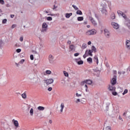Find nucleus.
Segmentation results:
<instances>
[{"label":"nucleus","mask_w":130,"mask_h":130,"mask_svg":"<svg viewBox=\"0 0 130 130\" xmlns=\"http://www.w3.org/2000/svg\"><path fill=\"white\" fill-rule=\"evenodd\" d=\"M109 105H110V103L107 102L105 105V111L107 114H108L109 116H113V115H115V114H117L118 113V109H114L113 108L112 109L109 110Z\"/></svg>","instance_id":"obj_1"},{"label":"nucleus","mask_w":130,"mask_h":130,"mask_svg":"<svg viewBox=\"0 0 130 130\" xmlns=\"http://www.w3.org/2000/svg\"><path fill=\"white\" fill-rule=\"evenodd\" d=\"M86 34L88 36L90 35H95L96 34V30L93 29L91 30H88L86 32Z\"/></svg>","instance_id":"obj_2"},{"label":"nucleus","mask_w":130,"mask_h":130,"mask_svg":"<svg viewBox=\"0 0 130 130\" xmlns=\"http://www.w3.org/2000/svg\"><path fill=\"white\" fill-rule=\"evenodd\" d=\"M89 21H90L91 23L93 25V26H97V22H96V20L92 17V16L89 17Z\"/></svg>","instance_id":"obj_3"},{"label":"nucleus","mask_w":130,"mask_h":130,"mask_svg":"<svg viewBox=\"0 0 130 130\" xmlns=\"http://www.w3.org/2000/svg\"><path fill=\"white\" fill-rule=\"evenodd\" d=\"M44 82H45L46 85H50V84H52L53 83L54 80L53 79H49L47 80H44Z\"/></svg>","instance_id":"obj_4"},{"label":"nucleus","mask_w":130,"mask_h":130,"mask_svg":"<svg viewBox=\"0 0 130 130\" xmlns=\"http://www.w3.org/2000/svg\"><path fill=\"white\" fill-rule=\"evenodd\" d=\"M100 11H101L102 14H105L106 15V12H107L106 10V5H103L102 8H100Z\"/></svg>","instance_id":"obj_5"},{"label":"nucleus","mask_w":130,"mask_h":130,"mask_svg":"<svg viewBox=\"0 0 130 130\" xmlns=\"http://www.w3.org/2000/svg\"><path fill=\"white\" fill-rule=\"evenodd\" d=\"M124 25L128 27V29H130V19L128 18L126 19L124 21Z\"/></svg>","instance_id":"obj_6"},{"label":"nucleus","mask_w":130,"mask_h":130,"mask_svg":"<svg viewBox=\"0 0 130 130\" xmlns=\"http://www.w3.org/2000/svg\"><path fill=\"white\" fill-rule=\"evenodd\" d=\"M111 85H115L116 84V75H114V78L111 80Z\"/></svg>","instance_id":"obj_7"},{"label":"nucleus","mask_w":130,"mask_h":130,"mask_svg":"<svg viewBox=\"0 0 130 130\" xmlns=\"http://www.w3.org/2000/svg\"><path fill=\"white\" fill-rule=\"evenodd\" d=\"M104 34L107 38H109V36H110V32L108 31L107 29H105L104 31Z\"/></svg>","instance_id":"obj_8"},{"label":"nucleus","mask_w":130,"mask_h":130,"mask_svg":"<svg viewBox=\"0 0 130 130\" xmlns=\"http://www.w3.org/2000/svg\"><path fill=\"white\" fill-rule=\"evenodd\" d=\"M111 25L112 26H113V28H114V29H118V28H119V25H118V24L113 22L111 23Z\"/></svg>","instance_id":"obj_9"},{"label":"nucleus","mask_w":130,"mask_h":130,"mask_svg":"<svg viewBox=\"0 0 130 130\" xmlns=\"http://www.w3.org/2000/svg\"><path fill=\"white\" fill-rule=\"evenodd\" d=\"M76 61L79 65L83 64V63H84V61H83V60H81V58L76 59Z\"/></svg>","instance_id":"obj_10"},{"label":"nucleus","mask_w":130,"mask_h":130,"mask_svg":"<svg viewBox=\"0 0 130 130\" xmlns=\"http://www.w3.org/2000/svg\"><path fill=\"white\" fill-rule=\"evenodd\" d=\"M12 121L14 123L15 126H16V129H17V127L19 126V122L15 119H13Z\"/></svg>","instance_id":"obj_11"},{"label":"nucleus","mask_w":130,"mask_h":130,"mask_svg":"<svg viewBox=\"0 0 130 130\" xmlns=\"http://www.w3.org/2000/svg\"><path fill=\"white\" fill-rule=\"evenodd\" d=\"M109 89L110 91H115L116 88L114 87V85L111 84V85H109Z\"/></svg>","instance_id":"obj_12"},{"label":"nucleus","mask_w":130,"mask_h":130,"mask_svg":"<svg viewBox=\"0 0 130 130\" xmlns=\"http://www.w3.org/2000/svg\"><path fill=\"white\" fill-rule=\"evenodd\" d=\"M126 44V47L127 48V49H130V41L127 40L125 43Z\"/></svg>","instance_id":"obj_13"},{"label":"nucleus","mask_w":130,"mask_h":130,"mask_svg":"<svg viewBox=\"0 0 130 130\" xmlns=\"http://www.w3.org/2000/svg\"><path fill=\"white\" fill-rule=\"evenodd\" d=\"M69 49H70V51H75V48L74 45H71L69 47Z\"/></svg>","instance_id":"obj_14"},{"label":"nucleus","mask_w":130,"mask_h":130,"mask_svg":"<svg viewBox=\"0 0 130 130\" xmlns=\"http://www.w3.org/2000/svg\"><path fill=\"white\" fill-rule=\"evenodd\" d=\"M38 110H39V111H43L44 109H45V108L44 107L42 106H39L37 108Z\"/></svg>","instance_id":"obj_15"},{"label":"nucleus","mask_w":130,"mask_h":130,"mask_svg":"<svg viewBox=\"0 0 130 130\" xmlns=\"http://www.w3.org/2000/svg\"><path fill=\"white\" fill-rule=\"evenodd\" d=\"M91 51H92V52L95 53L97 52V49H96V47H95L94 46H92Z\"/></svg>","instance_id":"obj_16"},{"label":"nucleus","mask_w":130,"mask_h":130,"mask_svg":"<svg viewBox=\"0 0 130 130\" xmlns=\"http://www.w3.org/2000/svg\"><path fill=\"white\" fill-rule=\"evenodd\" d=\"M92 80H86L85 83L87 84L88 85H91L92 84Z\"/></svg>","instance_id":"obj_17"},{"label":"nucleus","mask_w":130,"mask_h":130,"mask_svg":"<svg viewBox=\"0 0 130 130\" xmlns=\"http://www.w3.org/2000/svg\"><path fill=\"white\" fill-rule=\"evenodd\" d=\"M71 16H73V13H70L66 14V18H67V19H69V18H70Z\"/></svg>","instance_id":"obj_18"},{"label":"nucleus","mask_w":130,"mask_h":130,"mask_svg":"<svg viewBox=\"0 0 130 130\" xmlns=\"http://www.w3.org/2000/svg\"><path fill=\"white\" fill-rule=\"evenodd\" d=\"M94 61H96V64L99 63V60L98 59V57L97 56H94Z\"/></svg>","instance_id":"obj_19"},{"label":"nucleus","mask_w":130,"mask_h":130,"mask_svg":"<svg viewBox=\"0 0 130 130\" xmlns=\"http://www.w3.org/2000/svg\"><path fill=\"white\" fill-rule=\"evenodd\" d=\"M87 61L88 63H92V62H93V59H92L91 57H89L87 59Z\"/></svg>","instance_id":"obj_20"},{"label":"nucleus","mask_w":130,"mask_h":130,"mask_svg":"<svg viewBox=\"0 0 130 130\" xmlns=\"http://www.w3.org/2000/svg\"><path fill=\"white\" fill-rule=\"evenodd\" d=\"M28 78L29 79V80H33V79H34V75L29 74L28 76Z\"/></svg>","instance_id":"obj_21"},{"label":"nucleus","mask_w":130,"mask_h":130,"mask_svg":"<svg viewBox=\"0 0 130 130\" xmlns=\"http://www.w3.org/2000/svg\"><path fill=\"white\" fill-rule=\"evenodd\" d=\"M86 102H87V100H86V99L83 98L81 100H80V102L82 104H84V103H86Z\"/></svg>","instance_id":"obj_22"},{"label":"nucleus","mask_w":130,"mask_h":130,"mask_svg":"<svg viewBox=\"0 0 130 130\" xmlns=\"http://www.w3.org/2000/svg\"><path fill=\"white\" fill-rule=\"evenodd\" d=\"M93 51H92L91 50H89L87 52L88 55H90V56H93V54L92 53Z\"/></svg>","instance_id":"obj_23"},{"label":"nucleus","mask_w":130,"mask_h":130,"mask_svg":"<svg viewBox=\"0 0 130 130\" xmlns=\"http://www.w3.org/2000/svg\"><path fill=\"white\" fill-rule=\"evenodd\" d=\"M60 107H61L60 112H62V111H63V108H64V105L63 104V103H62L61 104Z\"/></svg>","instance_id":"obj_24"},{"label":"nucleus","mask_w":130,"mask_h":130,"mask_svg":"<svg viewBox=\"0 0 130 130\" xmlns=\"http://www.w3.org/2000/svg\"><path fill=\"white\" fill-rule=\"evenodd\" d=\"M47 27H48V25H47V24H46V23H44L42 24V28H45L46 29H47Z\"/></svg>","instance_id":"obj_25"},{"label":"nucleus","mask_w":130,"mask_h":130,"mask_svg":"<svg viewBox=\"0 0 130 130\" xmlns=\"http://www.w3.org/2000/svg\"><path fill=\"white\" fill-rule=\"evenodd\" d=\"M87 56H88V50H86L85 51V54L83 55V57H84V58H86V57H87Z\"/></svg>","instance_id":"obj_26"},{"label":"nucleus","mask_w":130,"mask_h":130,"mask_svg":"<svg viewBox=\"0 0 130 130\" xmlns=\"http://www.w3.org/2000/svg\"><path fill=\"white\" fill-rule=\"evenodd\" d=\"M21 97H22L23 99H26V98H27V95L26 94V93H22L21 94Z\"/></svg>","instance_id":"obj_27"},{"label":"nucleus","mask_w":130,"mask_h":130,"mask_svg":"<svg viewBox=\"0 0 130 130\" xmlns=\"http://www.w3.org/2000/svg\"><path fill=\"white\" fill-rule=\"evenodd\" d=\"M76 14L77 15H83V12L81 10H77Z\"/></svg>","instance_id":"obj_28"},{"label":"nucleus","mask_w":130,"mask_h":130,"mask_svg":"<svg viewBox=\"0 0 130 130\" xmlns=\"http://www.w3.org/2000/svg\"><path fill=\"white\" fill-rule=\"evenodd\" d=\"M53 59H54V58L49 59V61L50 63H53V62H54V60Z\"/></svg>","instance_id":"obj_29"},{"label":"nucleus","mask_w":130,"mask_h":130,"mask_svg":"<svg viewBox=\"0 0 130 130\" xmlns=\"http://www.w3.org/2000/svg\"><path fill=\"white\" fill-rule=\"evenodd\" d=\"M29 113L31 116H33V114L34 113V110H33V108H31L30 110Z\"/></svg>","instance_id":"obj_30"},{"label":"nucleus","mask_w":130,"mask_h":130,"mask_svg":"<svg viewBox=\"0 0 130 130\" xmlns=\"http://www.w3.org/2000/svg\"><path fill=\"white\" fill-rule=\"evenodd\" d=\"M83 20H84V17H78L77 18V21H83Z\"/></svg>","instance_id":"obj_31"},{"label":"nucleus","mask_w":130,"mask_h":130,"mask_svg":"<svg viewBox=\"0 0 130 130\" xmlns=\"http://www.w3.org/2000/svg\"><path fill=\"white\" fill-rule=\"evenodd\" d=\"M85 48H87V44H86L85 43H84L82 44V49H85Z\"/></svg>","instance_id":"obj_32"},{"label":"nucleus","mask_w":130,"mask_h":130,"mask_svg":"<svg viewBox=\"0 0 130 130\" xmlns=\"http://www.w3.org/2000/svg\"><path fill=\"white\" fill-rule=\"evenodd\" d=\"M111 18L112 20H114V19H115V14H114V13H112L111 14Z\"/></svg>","instance_id":"obj_33"},{"label":"nucleus","mask_w":130,"mask_h":130,"mask_svg":"<svg viewBox=\"0 0 130 130\" xmlns=\"http://www.w3.org/2000/svg\"><path fill=\"white\" fill-rule=\"evenodd\" d=\"M35 83L36 84H38V83H41V80H40V78H37V81L35 82Z\"/></svg>","instance_id":"obj_34"},{"label":"nucleus","mask_w":130,"mask_h":130,"mask_svg":"<svg viewBox=\"0 0 130 130\" xmlns=\"http://www.w3.org/2000/svg\"><path fill=\"white\" fill-rule=\"evenodd\" d=\"M117 14L119 16H122V14H123V13L120 11H118Z\"/></svg>","instance_id":"obj_35"},{"label":"nucleus","mask_w":130,"mask_h":130,"mask_svg":"<svg viewBox=\"0 0 130 130\" xmlns=\"http://www.w3.org/2000/svg\"><path fill=\"white\" fill-rule=\"evenodd\" d=\"M103 130H111V127L108 126H107L105 129H104V128H103Z\"/></svg>","instance_id":"obj_36"},{"label":"nucleus","mask_w":130,"mask_h":130,"mask_svg":"<svg viewBox=\"0 0 130 130\" xmlns=\"http://www.w3.org/2000/svg\"><path fill=\"white\" fill-rule=\"evenodd\" d=\"M47 30V28H45L42 27V29L41 30V32H46V30Z\"/></svg>","instance_id":"obj_37"},{"label":"nucleus","mask_w":130,"mask_h":130,"mask_svg":"<svg viewBox=\"0 0 130 130\" xmlns=\"http://www.w3.org/2000/svg\"><path fill=\"white\" fill-rule=\"evenodd\" d=\"M73 8H74V10H78L79 8L75 5H72Z\"/></svg>","instance_id":"obj_38"},{"label":"nucleus","mask_w":130,"mask_h":130,"mask_svg":"<svg viewBox=\"0 0 130 130\" xmlns=\"http://www.w3.org/2000/svg\"><path fill=\"white\" fill-rule=\"evenodd\" d=\"M46 74H47V75H50L51 74V71L50 70H47L46 71Z\"/></svg>","instance_id":"obj_39"},{"label":"nucleus","mask_w":130,"mask_h":130,"mask_svg":"<svg viewBox=\"0 0 130 130\" xmlns=\"http://www.w3.org/2000/svg\"><path fill=\"white\" fill-rule=\"evenodd\" d=\"M63 74L65 76V77H69V73L67 72L66 71H63Z\"/></svg>","instance_id":"obj_40"},{"label":"nucleus","mask_w":130,"mask_h":130,"mask_svg":"<svg viewBox=\"0 0 130 130\" xmlns=\"http://www.w3.org/2000/svg\"><path fill=\"white\" fill-rule=\"evenodd\" d=\"M7 21H8V20L7 19H4L2 21V23L6 24V23H7Z\"/></svg>","instance_id":"obj_41"},{"label":"nucleus","mask_w":130,"mask_h":130,"mask_svg":"<svg viewBox=\"0 0 130 130\" xmlns=\"http://www.w3.org/2000/svg\"><path fill=\"white\" fill-rule=\"evenodd\" d=\"M122 16L123 17V18H124L125 20H126V19H127V17H126V15H125V14L123 13V14L122 15Z\"/></svg>","instance_id":"obj_42"},{"label":"nucleus","mask_w":130,"mask_h":130,"mask_svg":"<svg viewBox=\"0 0 130 130\" xmlns=\"http://www.w3.org/2000/svg\"><path fill=\"white\" fill-rule=\"evenodd\" d=\"M128 92V90L127 89H125L124 92H123V95H125Z\"/></svg>","instance_id":"obj_43"},{"label":"nucleus","mask_w":130,"mask_h":130,"mask_svg":"<svg viewBox=\"0 0 130 130\" xmlns=\"http://www.w3.org/2000/svg\"><path fill=\"white\" fill-rule=\"evenodd\" d=\"M61 84H62V85H64V84H66V80H64V79L61 80Z\"/></svg>","instance_id":"obj_44"},{"label":"nucleus","mask_w":130,"mask_h":130,"mask_svg":"<svg viewBox=\"0 0 130 130\" xmlns=\"http://www.w3.org/2000/svg\"><path fill=\"white\" fill-rule=\"evenodd\" d=\"M47 20L48 21H52V17H48L47 18Z\"/></svg>","instance_id":"obj_45"},{"label":"nucleus","mask_w":130,"mask_h":130,"mask_svg":"<svg viewBox=\"0 0 130 130\" xmlns=\"http://www.w3.org/2000/svg\"><path fill=\"white\" fill-rule=\"evenodd\" d=\"M85 84H86V81H85V80H84V81H82V82H81V86H84V85H85Z\"/></svg>","instance_id":"obj_46"},{"label":"nucleus","mask_w":130,"mask_h":130,"mask_svg":"<svg viewBox=\"0 0 130 130\" xmlns=\"http://www.w3.org/2000/svg\"><path fill=\"white\" fill-rule=\"evenodd\" d=\"M25 62V59H21L20 61H19V63H24V62Z\"/></svg>","instance_id":"obj_47"},{"label":"nucleus","mask_w":130,"mask_h":130,"mask_svg":"<svg viewBox=\"0 0 130 130\" xmlns=\"http://www.w3.org/2000/svg\"><path fill=\"white\" fill-rule=\"evenodd\" d=\"M22 51V50L21 49H16V52H17V53H20V52Z\"/></svg>","instance_id":"obj_48"},{"label":"nucleus","mask_w":130,"mask_h":130,"mask_svg":"<svg viewBox=\"0 0 130 130\" xmlns=\"http://www.w3.org/2000/svg\"><path fill=\"white\" fill-rule=\"evenodd\" d=\"M112 94L114 95V96H116L117 95V92L116 91H114V92H112Z\"/></svg>","instance_id":"obj_49"},{"label":"nucleus","mask_w":130,"mask_h":130,"mask_svg":"<svg viewBox=\"0 0 130 130\" xmlns=\"http://www.w3.org/2000/svg\"><path fill=\"white\" fill-rule=\"evenodd\" d=\"M0 4L1 5H5V1L4 0H0Z\"/></svg>","instance_id":"obj_50"},{"label":"nucleus","mask_w":130,"mask_h":130,"mask_svg":"<svg viewBox=\"0 0 130 130\" xmlns=\"http://www.w3.org/2000/svg\"><path fill=\"white\" fill-rule=\"evenodd\" d=\"M30 58L31 59V60H33L34 59V56H33V55H30Z\"/></svg>","instance_id":"obj_51"},{"label":"nucleus","mask_w":130,"mask_h":130,"mask_svg":"<svg viewBox=\"0 0 130 130\" xmlns=\"http://www.w3.org/2000/svg\"><path fill=\"white\" fill-rule=\"evenodd\" d=\"M17 27V25L16 24H13L11 26L12 29H14V28H16Z\"/></svg>","instance_id":"obj_52"},{"label":"nucleus","mask_w":130,"mask_h":130,"mask_svg":"<svg viewBox=\"0 0 130 130\" xmlns=\"http://www.w3.org/2000/svg\"><path fill=\"white\" fill-rule=\"evenodd\" d=\"M79 102H81V100H80V99H78L76 101V103H79Z\"/></svg>","instance_id":"obj_53"},{"label":"nucleus","mask_w":130,"mask_h":130,"mask_svg":"<svg viewBox=\"0 0 130 130\" xmlns=\"http://www.w3.org/2000/svg\"><path fill=\"white\" fill-rule=\"evenodd\" d=\"M76 95L77 97H80L81 96H82V94L76 93Z\"/></svg>","instance_id":"obj_54"},{"label":"nucleus","mask_w":130,"mask_h":130,"mask_svg":"<svg viewBox=\"0 0 130 130\" xmlns=\"http://www.w3.org/2000/svg\"><path fill=\"white\" fill-rule=\"evenodd\" d=\"M54 57H53V56L52 55H49V59L50 58H54Z\"/></svg>","instance_id":"obj_55"},{"label":"nucleus","mask_w":130,"mask_h":130,"mask_svg":"<svg viewBox=\"0 0 130 130\" xmlns=\"http://www.w3.org/2000/svg\"><path fill=\"white\" fill-rule=\"evenodd\" d=\"M52 90V87H49L48 88V91H49L50 92V91H51Z\"/></svg>","instance_id":"obj_56"},{"label":"nucleus","mask_w":130,"mask_h":130,"mask_svg":"<svg viewBox=\"0 0 130 130\" xmlns=\"http://www.w3.org/2000/svg\"><path fill=\"white\" fill-rule=\"evenodd\" d=\"M79 55V53H76L74 54V56H78Z\"/></svg>","instance_id":"obj_57"},{"label":"nucleus","mask_w":130,"mask_h":130,"mask_svg":"<svg viewBox=\"0 0 130 130\" xmlns=\"http://www.w3.org/2000/svg\"><path fill=\"white\" fill-rule=\"evenodd\" d=\"M71 72L72 74H73V75H75L76 74V73H75V72L73 70H71Z\"/></svg>","instance_id":"obj_58"},{"label":"nucleus","mask_w":130,"mask_h":130,"mask_svg":"<svg viewBox=\"0 0 130 130\" xmlns=\"http://www.w3.org/2000/svg\"><path fill=\"white\" fill-rule=\"evenodd\" d=\"M23 37H20V41H21V42H23Z\"/></svg>","instance_id":"obj_59"},{"label":"nucleus","mask_w":130,"mask_h":130,"mask_svg":"<svg viewBox=\"0 0 130 130\" xmlns=\"http://www.w3.org/2000/svg\"><path fill=\"white\" fill-rule=\"evenodd\" d=\"M54 8H53V10H55L57 8V6H55V5L53 6Z\"/></svg>","instance_id":"obj_60"},{"label":"nucleus","mask_w":130,"mask_h":130,"mask_svg":"<svg viewBox=\"0 0 130 130\" xmlns=\"http://www.w3.org/2000/svg\"><path fill=\"white\" fill-rule=\"evenodd\" d=\"M33 53H35L36 54H38V53L36 51H32Z\"/></svg>","instance_id":"obj_61"},{"label":"nucleus","mask_w":130,"mask_h":130,"mask_svg":"<svg viewBox=\"0 0 130 130\" xmlns=\"http://www.w3.org/2000/svg\"><path fill=\"white\" fill-rule=\"evenodd\" d=\"M127 116L128 117V118H130V112H129L127 114Z\"/></svg>","instance_id":"obj_62"},{"label":"nucleus","mask_w":130,"mask_h":130,"mask_svg":"<svg viewBox=\"0 0 130 130\" xmlns=\"http://www.w3.org/2000/svg\"><path fill=\"white\" fill-rule=\"evenodd\" d=\"M123 116H126V112H124L123 114Z\"/></svg>","instance_id":"obj_63"},{"label":"nucleus","mask_w":130,"mask_h":130,"mask_svg":"<svg viewBox=\"0 0 130 130\" xmlns=\"http://www.w3.org/2000/svg\"><path fill=\"white\" fill-rule=\"evenodd\" d=\"M49 123H50V124L52 123V120H49Z\"/></svg>","instance_id":"obj_64"}]
</instances>
